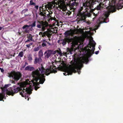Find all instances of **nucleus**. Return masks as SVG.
I'll return each mask as SVG.
<instances>
[{"label":"nucleus","mask_w":123,"mask_h":123,"mask_svg":"<svg viewBox=\"0 0 123 123\" xmlns=\"http://www.w3.org/2000/svg\"><path fill=\"white\" fill-rule=\"evenodd\" d=\"M93 7H91V10L92 11V12H91V15L92 14V13H93V15L94 16H96L97 15L98 13V12H95V10H96V9H95V8L94 9L92 10L93 9Z\"/></svg>","instance_id":"19"},{"label":"nucleus","mask_w":123,"mask_h":123,"mask_svg":"<svg viewBox=\"0 0 123 123\" xmlns=\"http://www.w3.org/2000/svg\"><path fill=\"white\" fill-rule=\"evenodd\" d=\"M42 46L43 47H44L46 46V44L45 43H43L42 44Z\"/></svg>","instance_id":"29"},{"label":"nucleus","mask_w":123,"mask_h":123,"mask_svg":"<svg viewBox=\"0 0 123 123\" xmlns=\"http://www.w3.org/2000/svg\"><path fill=\"white\" fill-rule=\"evenodd\" d=\"M31 41V40L28 39L27 40H26L25 41V43H26L28 42H30Z\"/></svg>","instance_id":"34"},{"label":"nucleus","mask_w":123,"mask_h":123,"mask_svg":"<svg viewBox=\"0 0 123 123\" xmlns=\"http://www.w3.org/2000/svg\"><path fill=\"white\" fill-rule=\"evenodd\" d=\"M35 8L37 9V10L38 8V6H36L35 7Z\"/></svg>","instance_id":"38"},{"label":"nucleus","mask_w":123,"mask_h":123,"mask_svg":"<svg viewBox=\"0 0 123 123\" xmlns=\"http://www.w3.org/2000/svg\"><path fill=\"white\" fill-rule=\"evenodd\" d=\"M39 34L40 35L41 37H44L46 36H47L48 37H49L50 36V34L48 31H46L43 32H40Z\"/></svg>","instance_id":"13"},{"label":"nucleus","mask_w":123,"mask_h":123,"mask_svg":"<svg viewBox=\"0 0 123 123\" xmlns=\"http://www.w3.org/2000/svg\"><path fill=\"white\" fill-rule=\"evenodd\" d=\"M99 53V51H96L95 52V53L96 55L98 54Z\"/></svg>","instance_id":"42"},{"label":"nucleus","mask_w":123,"mask_h":123,"mask_svg":"<svg viewBox=\"0 0 123 123\" xmlns=\"http://www.w3.org/2000/svg\"><path fill=\"white\" fill-rule=\"evenodd\" d=\"M29 27L30 26L27 25H25L22 27V29H25V32L28 33L29 31L28 30V29Z\"/></svg>","instance_id":"17"},{"label":"nucleus","mask_w":123,"mask_h":123,"mask_svg":"<svg viewBox=\"0 0 123 123\" xmlns=\"http://www.w3.org/2000/svg\"><path fill=\"white\" fill-rule=\"evenodd\" d=\"M81 29H80V30H79V32H81Z\"/></svg>","instance_id":"50"},{"label":"nucleus","mask_w":123,"mask_h":123,"mask_svg":"<svg viewBox=\"0 0 123 123\" xmlns=\"http://www.w3.org/2000/svg\"><path fill=\"white\" fill-rule=\"evenodd\" d=\"M43 55V52L42 51V50H40L38 53V56L39 57H42Z\"/></svg>","instance_id":"22"},{"label":"nucleus","mask_w":123,"mask_h":123,"mask_svg":"<svg viewBox=\"0 0 123 123\" xmlns=\"http://www.w3.org/2000/svg\"><path fill=\"white\" fill-rule=\"evenodd\" d=\"M25 66H25V65H24L22 66V68H24L25 67Z\"/></svg>","instance_id":"52"},{"label":"nucleus","mask_w":123,"mask_h":123,"mask_svg":"<svg viewBox=\"0 0 123 123\" xmlns=\"http://www.w3.org/2000/svg\"><path fill=\"white\" fill-rule=\"evenodd\" d=\"M110 14L109 13H107L105 14L104 17H100L98 19L99 22V24H101L102 23H106L108 21V18Z\"/></svg>","instance_id":"10"},{"label":"nucleus","mask_w":123,"mask_h":123,"mask_svg":"<svg viewBox=\"0 0 123 123\" xmlns=\"http://www.w3.org/2000/svg\"><path fill=\"white\" fill-rule=\"evenodd\" d=\"M38 22L40 24V25L41 27L43 26H44L46 25L45 23L43 21H42L41 22L38 21Z\"/></svg>","instance_id":"23"},{"label":"nucleus","mask_w":123,"mask_h":123,"mask_svg":"<svg viewBox=\"0 0 123 123\" xmlns=\"http://www.w3.org/2000/svg\"><path fill=\"white\" fill-rule=\"evenodd\" d=\"M47 43L49 44V45H51V44L50 43L48 42H47Z\"/></svg>","instance_id":"45"},{"label":"nucleus","mask_w":123,"mask_h":123,"mask_svg":"<svg viewBox=\"0 0 123 123\" xmlns=\"http://www.w3.org/2000/svg\"><path fill=\"white\" fill-rule=\"evenodd\" d=\"M42 43H47V41L45 39L43 40L42 41Z\"/></svg>","instance_id":"35"},{"label":"nucleus","mask_w":123,"mask_h":123,"mask_svg":"<svg viewBox=\"0 0 123 123\" xmlns=\"http://www.w3.org/2000/svg\"><path fill=\"white\" fill-rule=\"evenodd\" d=\"M8 77L17 82L19 80L22 76V74L19 72H16L15 71H12L7 73Z\"/></svg>","instance_id":"5"},{"label":"nucleus","mask_w":123,"mask_h":123,"mask_svg":"<svg viewBox=\"0 0 123 123\" xmlns=\"http://www.w3.org/2000/svg\"><path fill=\"white\" fill-rule=\"evenodd\" d=\"M23 56V51H22L20 52L18 56L19 57H22Z\"/></svg>","instance_id":"24"},{"label":"nucleus","mask_w":123,"mask_h":123,"mask_svg":"<svg viewBox=\"0 0 123 123\" xmlns=\"http://www.w3.org/2000/svg\"><path fill=\"white\" fill-rule=\"evenodd\" d=\"M71 0L72 1H74V2L71 3L70 6V10L71 11L69 13L67 12V15L68 14V15H70L71 14L72 11L74 12L76 11L77 6L78 4L77 0Z\"/></svg>","instance_id":"9"},{"label":"nucleus","mask_w":123,"mask_h":123,"mask_svg":"<svg viewBox=\"0 0 123 123\" xmlns=\"http://www.w3.org/2000/svg\"><path fill=\"white\" fill-rule=\"evenodd\" d=\"M105 2V3L102 4L103 6H104L106 7L109 12H116L115 6L114 5H111L110 4H109L110 3L109 1H104V2Z\"/></svg>","instance_id":"7"},{"label":"nucleus","mask_w":123,"mask_h":123,"mask_svg":"<svg viewBox=\"0 0 123 123\" xmlns=\"http://www.w3.org/2000/svg\"><path fill=\"white\" fill-rule=\"evenodd\" d=\"M55 19H56V18H55V19L54 20H55Z\"/></svg>","instance_id":"55"},{"label":"nucleus","mask_w":123,"mask_h":123,"mask_svg":"<svg viewBox=\"0 0 123 123\" xmlns=\"http://www.w3.org/2000/svg\"><path fill=\"white\" fill-rule=\"evenodd\" d=\"M19 83H18V85H19Z\"/></svg>","instance_id":"57"},{"label":"nucleus","mask_w":123,"mask_h":123,"mask_svg":"<svg viewBox=\"0 0 123 123\" xmlns=\"http://www.w3.org/2000/svg\"><path fill=\"white\" fill-rule=\"evenodd\" d=\"M72 30L70 29V30H68L66 31L64 33V35L65 36V37L66 38L68 37V36L70 35H72L74 33V32H71Z\"/></svg>","instance_id":"14"},{"label":"nucleus","mask_w":123,"mask_h":123,"mask_svg":"<svg viewBox=\"0 0 123 123\" xmlns=\"http://www.w3.org/2000/svg\"><path fill=\"white\" fill-rule=\"evenodd\" d=\"M9 86V84H7L6 85H5L4 86L5 88H6L7 87H8Z\"/></svg>","instance_id":"41"},{"label":"nucleus","mask_w":123,"mask_h":123,"mask_svg":"<svg viewBox=\"0 0 123 123\" xmlns=\"http://www.w3.org/2000/svg\"><path fill=\"white\" fill-rule=\"evenodd\" d=\"M53 51L52 50H48L46 51L44 54L45 58H49L53 53Z\"/></svg>","instance_id":"12"},{"label":"nucleus","mask_w":123,"mask_h":123,"mask_svg":"<svg viewBox=\"0 0 123 123\" xmlns=\"http://www.w3.org/2000/svg\"><path fill=\"white\" fill-rule=\"evenodd\" d=\"M59 55L60 56H62L63 55H64V54L63 53H62V52L61 54Z\"/></svg>","instance_id":"43"},{"label":"nucleus","mask_w":123,"mask_h":123,"mask_svg":"<svg viewBox=\"0 0 123 123\" xmlns=\"http://www.w3.org/2000/svg\"><path fill=\"white\" fill-rule=\"evenodd\" d=\"M33 36L31 34H30L27 36V38L30 39L31 41H32L33 40L32 37Z\"/></svg>","instance_id":"21"},{"label":"nucleus","mask_w":123,"mask_h":123,"mask_svg":"<svg viewBox=\"0 0 123 123\" xmlns=\"http://www.w3.org/2000/svg\"><path fill=\"white\" fill-rule=\"evenodd\" d=\"M16 86L14 85L13 86L14 88L11 91H9L6 90V93L7 95H9L13 96L16 93H17L18 91L21 90L22 88L19 87H17L16 88Z\"/></svg>","instance_id":"6"},{"label":"nucleus","mask_w":123,"mask_h":123,"mask_svg":"<svg viewBox=\"0 0 123 123\" xmlns=\"http://www.w3.org/2000/svg\"><path fill=\"white\" fill-rule=\"evenodd\" d=\"M30 45L31 46V45H32L33 44V43H30Z\"/></svg>","instance_id":"49"},{"label":"nucleus","mask_w":123,"mask_h":123,"mask_svg":"<svg viewBox=\"0 0 123 123\" xmlns=\"http://www.w3.org/2000/svg\"><path fill=\"white\" fill-rule=\"evenodd\" d=\"M28 58V60L29 61H31L32 59V56L31 55H29Z\"/></svg>","instance_id":"27"},{"label":"nucleus","mask_w":123,"mask_h":123,"mask_svg":"<svg viewBox=\"0 0 123 123\" xmlns=\"http://www.w3.org/2000/svg\"><path fill=\"white\" fill-rule=\"evenodd\" d=\"M39 49V47L38 46L37 47H35L34 49V51L36 52L38 51Z\"/></svg>","instance_id":"26"},{"label":"nucleus","mask_w":123,"mask_h":123,"mask_svg":"<svg viewBox=\"0 0 123 123\" xmlns=\"http://www.w3.org/2000/svg\"><path fill=\"white\" fill-rule=\"evenodd\" d=\"M39 87H38V86L37 87H35V90L36 91L37 90V89H38L39 88Z\"/></svg>","instance_id":"40"},{"label":"nucleus","mask_w":123,"mask_h":123,"mask_svg":"<svg viewBox=\"0 0 123 123\" xmlns=\"http://www.w3.org/2000/svg\"><path fill=\"white\" fill-rule=\"evenodd\" d=\"M31 5L35 6L36 4L35 3L33 2V3L31 4Z\"/></svg>","instance_id":"44"},{"label":"nucleus","mask_w":123,"mask_h":123,"mask_svg":"<svg viewBox=\"0 0 123 123\" xmlns=\"http://www.w3.org/2000/svg\"><path fill=\"white\" fill-rule=\"evenodd\" d=\"M40 11L39 12H40L39 14L40 15L42 16H44V14L43 13V12H42L41 11V9H40Z\"/></svg>","instance_id":"25"},{"label":"nucleus","mask_w":123,"mask_h":123,"mask_svg":"<svg viewBox=\"0 0 123 123\" xmlns=\"http://www.w3.org/2000/svg\"><path fill=\"white\" fill-rule=\"evenodd\" d=\"M36 26V21H34L33 23L31 25L32 27H34Z\"/></svg>","instance_id":"28"},{"label":"nucleus","mask_w":123,"mask_h":123,"mask_svg":"<svg viewBox=\"0 0 123 123\" xmlns=\"http://www.w3.org/2000/svg\"><path fill=\"white\" fill-rule=\"evenodd\" d=\"M63 53L64 54V55H65L67 54V53L66 52H65V53L64 52Z\"/></svg>","instance_id":"48"},{"label":"nucleus","mask_w":123,"mask_h":123,"mask_svg":"<svg viewBox=\"0 0 123 123\" xmlns=\"http://www.w3.org/2000/svg\"><path fill=\"white\" fill-rule=\"evenodd\" d=\"M99 3L98 5L95 8L97 10H100L104 7L103 6L102 0H87L86 2L83 3V6L86 7V12L82 13L79 12L77 16L79 17L78 22L80 21H85L87 17H89L91 16V12L92 11L91 10V7H92L93 5L97 3Z\"/></svg>","instance_id":"2"},{"label":"nucleus","mask_w":123,"mask_h":123,"mask_svg":"<svg viewBox=\"0 0 123 123\" xmlns=\"http://www.w3.org/2000/svg\"><path fill=\"white\" fill-rule=\"evenodd\" d=\"M85 62L84 61L77 62L76 60H74V62L72 63V66L70 68L67 69L66 70V73H63L64 75L65 76L67 75H71L73 73H75L77 72H78V74H80L81 73L80 70L83 67V64Z\"/></svg>","instance_id":"3"},{"label":"nucleus","mask_w":123,"mask_h":123,"mask_svg":"<svg viewBox=\"0 0 123 123\" xmlns=\"http://www.w3.org/2000/svg\"><path fill=\"white\" fill-rule=\"evenodd\" d=\"M53 6V5L51 2H49L45 6V7L46 9L48 8L49 9L51 10Z\"/></svg>","instance_id":"16"},{"label":"nucleus","mask_w":123,"mask_h":123,"mask_svg":"<svg viewBox=\"0 0 123 123\" xmlns=\"http://www.w3.org/2000/svg\"><path fill=\"white\" fill-rule=\"evenodd\" d=\"M79 40V37L75 36L73 38L68 37L64 39H62L61 41H62V43L63 46L65 45L67 42L68 43H71L73 46H74L77 43Z\"/></svg>","instance_id":"4"},{"label":"nucleus","mask_w":123,"mask_h":123,"mask_svg":"<svg viewBox=\"0 0 123 123\" xmlns=\"http://www.w3.org/2000/svg\"><path fill=\"white\" fill-rule=\"evenodd\" d=\"M24 11H25L27 12L28 11V9H26L24 10Z\"/></svg>","instance_id":"47"},{"label":"nucleus","mask_w":123,"mask_h":123,"mask_svg":"<svg viewBox=\"0 0 123 123\" xmlns=\"http://www.w3.org/2000/svg\"><path fill=\"white\" fill-rule=\"evenodd\" d=\"M33 0H31L30 1V5H31V4L33 3Z\"/></svg>","instance_id":"39"},{"label":"nucleus","mask_w":123,"mask_h":123,"mask_svg":"<svg viewBox=\"0 0 123 123\" xmlns=\"http://www.w3.org/2000/svg\"><path fill=\"white\" fill-rule=\"evenodd\" d=\"M12 83H14V84H15V82L16 81H15L13 80H12Z\"/></svg>","instance_id":"37"},{"label":"nucleus","mask_w":123,"mask_h":123,"mask_svg":"<svg viewBox=\"0 0 123 123\" xmlns=\"http://www.w3.org/2000/svg\"><path fill=\"white\" fill-rule=\"evenodd\" d=\"M25 87H24L22 89V91L20 92V94L21 95L22 97H24L26 95V94H31V92L30 91V88H26V89L25 88ZM22 88V89L23 88Z\"/></svg>","instance_id":"11"},{"label":"nucleus","mask_w":123,"mask_h":123,"mask_svg":"<svg viewBox=\"0 0 123 123\" xmlns=\"http://www.w3.org/2000/svg\"><path fill=\"white\" fill-rule=\"evenodd\" d=\"M0 70L1 72L2 73H4V70L3 68H1L0 67Z\"/></svg>","instance_id":"30"},{"label":"nucleus","mask_w":123,"mask_h":123,"mask_svg":"<svg viewBox=\"0 0 123 123\" xmlns=\"http://www.w3.org/2000/svg\"><path fill=\"white\" fill-rule=\"evenodd\" d=\"M41 8V6H40L39 7V8Z\"/></svg>","instance_id":"56"},{"label":"nucleus","mask_w":123,"mask_h":123,"mask_svg":"<svg viewBox=\"0 0 123 123\" xmlns=\"http://www.w3.org/2000/svg\"><path fill=\"white\" fill-rule=\"evenodd\" d=\"M57 52L59 55H60L62 51H61V50L60 49L59 51H58Z\"/></svg>","instance_id":"33"},{"label":"nucleus","mask_w":123,"mask_h":123,"mask_svg":"<svg viewBox=\"0 0 123 123\" xmlns=\"http://www.w3.org/2000/svg\"><path fill=\"white\" fill-rule=\"evenodd\" d=\"M46 25H45L42 27L41 28L43 31H44L45 29V27Z\"/></svg>","instance_id":"31"},{"label":"nucleus","mask_w":123,"mask_h":123,"mask_svg":"<svg viewBox=\"0 0 123 123\" xmlns=\"http://www.w3.org/2000/svg\"><path fill=\"white\" fill-rule=\"evenodd\" d=\"M2 29V27H0V31Z\"/></svg>","instance_id":"51"},{"label":"nucleus","mask_w":123,"mask_h":123,"mask_svg":"<svg viewBox=\"0 0 123 123\" xmlns=\"http://www.w3.org/2000/svg\"><path fill=\"white\" fill-rule=\"evenodd\" d=\"M28 65V64L27 62H25V66H26V65Z\"/></svg>","instance_id":"46"},{"label":"nucleus","mask_w":123,"mask_h":123,"mask_svg":"<svg viewBox=\"0 0 123 123\" xmlns=\"http://www.w3.org/2000/svg\"><path fill=\"white\" fill-rule=\"evenodd\" d=\"M56 67L53 64L49 68L45 69L42 65L36 70L32 72V75L33 80H31L34 86L39 85L40 84H43L45 80L44 78V74L48 75L50 73H55L57 72L56 70Z\"/></svg>","instance_id":"1"},{"label":"nucleus","mask_w":123,"mask_h":123,"mask_svg":"<svg viewBox=\"0 0 123 123\" xmlns=\"http://www.w3.org/2000/svg\"><path fill=\"white\" fill-rule=\"evenodd\" d=\"M37 27L38 28H41V27L40 25V24H38L37 25Z\"/></svg>","instance_id":"32"},{"label":"nucleus","mask_w":123,"mask_h":123,"mask_svg":"<svg viewBox=\"0 0 123 123\" xmlns=\"http://www.w3.org/2000/svg\"><path fill=\"white\" fill-rule=\"evenodd\" d=\"M43 13H44V15L45 14H46V13L45 12H43Z\"/></svg>","instance_id":"54"},{"label":"nucleus","mask_w":123,"mask_h":123,"mask_svg":"<svg viewBox=\"0 0 123 123\" xmlns=\"http://www.w3.org/2000/svg\"><path fill=\"white\" fill-rule=\"evenodd\" d=\"M26 46L27 47L29 48L30 46V44H27L26 45Z\"/></svg>","instance_id":"36"},{"label":"nucleus","mask_w":123,"mask_h":123,"mask_svg":"<svg viewBox=\"0 0 123 123\" xmlns=\"http://www.w3.org/2000/svg\"><path fill=\"white\" fill-rule=\"evenodd\" d=\"M25 70H28L30 71H32L34 70L35 68L33 67H30L29 66H28L25 68Z\"/></svg>","instance_id":"18"},{"label":"nucleus","mask_w":123,"mask_h":123,"mask_svg":"<svg viewBox=\"0 0 123 123\" xmlns=\"http://www.w3.org/2000/svg\"><path fill=\"white\" fill-rule=\"evenodd\" d=\"M42 60L41 58L39 57L37 58V57H36L35 59L34 63L35 64H37V63H40L42 62Z\"/></svg>","instance_id":"15"},{"label":"nucleus","mask_w":123,"mask_h":123,"mask_svg":"<svg viewBox=\"0 0 123 123\" xmlns=\"http://www.w3.org/2000/svg\"><path fill=\"white\" fill-rule=\"evenodd\" d=\"M60 41V40H58V43H59V41Z\"/></svg>","instance_id":"53"},{"label":"nucleus","mask_w":123,"mask_h":123,"mask_svg":"<svg viewBox=\"0 0 123 123\" xmlns=\"http://www.w3.org/2000/svg\"><path fill=\"white\" fill-rule=\"evenodd\" d=\"M5 98V94H3L2 93H0V101L2 100L4 101L3 99Z\"/></svg>","instance_id":"20"},{"label":"nucleus","mask_w":123,"mask_h":123,"mask_svg":"<svg viewBox=\"0 0 123 123\" xmlns=\"http://www.w3.org/2000/svg\"><path fill=\"white\" fill-rule=\"evenodd\" d=\"M96 43L93 40L92 41H90L89 42L88 44V47L90 49H92L91 50L89 49H87V51L90 55H92L94 53V50L95 49V47Z\"/></svg>","instance_id":"8"}]
</instances>
